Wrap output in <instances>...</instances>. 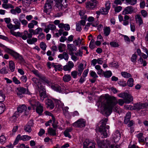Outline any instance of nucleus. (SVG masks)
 Wrapping results in <instances>:
<instances>
[{"instance_id": "1", "label": "nucleus", "mask_w": 148, "mask_h": 148, "mask_svg": "<svg viewBox=\"0 0 148 148\" xmlns=\"http://www.w3.org/2000/svg\"><path fill=\"white\" fill-rule=\"evenodd\" d=\"M125 102L122 99H119L118 101L114 97H101L99 99L98 103L102 110L107 115H110L112 110L117 113L120 111L119 107L117 105L118 103L120 106H123Z\"/></svg>"}, {"instance_id": "2", "label": "nucleus", "mask_w": 148, "mask_h": 148, "mask_svg": "<svg viewBox=\"0 0 148 148\" xmlns=\"http://www.w3.org/2000/svg\"><path fill=\"white\" fill-rule=\"evenodd\" d=\"M108 121V119L104 118L101 121V125L99 128V131L101 135H102L103 138H106L108 137L109 134V130L108 131L109 128L108 125H106V123Z\"/></svg>"}, {"instance_id": "3", "label": "nucleus", "mask_w": 148, "mask_h": 148, "mask_svg": "<svg viewBox=\"0 0 148 148\" xmlns=\"http://www.w3.org/2000/svg\"><path fill=\"white\" fill-rule=\"evenodd\" d=\"M97 141L99 148H108V146L109 148H120L119 145H110V143L108 139L100 141L98 139L97 140Z\"/></svg>"}, {"instance_id": "4", "label": "nucleus", "mask_w": 148, "mask_h": 148, "mask_svg": "<svg viewBox=\"0 0 148 148\" xmlns=\"http://www.w3.org/2000/svg\"><path fill=\"white\" fill-rule=\"evenodd\" d=\"M5 51L10 54L15 59L18 60L20 62L23 63L24 62V59L22 56L16 52L7 48H6L5 49Z\"/></svg>"}, {"instance_id": "5", "label": "nucleus", "mask_w": 148, "mask_h": 148, "mask_svg": "<svg viewBox=\"0 0 148 148\" xmlns=\"http://www.w3.org/2000/svg\"><path fill=\"white\" fill-rule=\"evenodd\" d=\"M95 145L94 141L86 139L83 143V148H95Z\"/></svg>"}, {"instance_id": "6", "label": "nucleus", "mask_w": 148, "mask_h": 148, "mask_svg": "<svg viewBox=\"0 0 148 148\" xmlns=\"http://www.w3.org/2000/svg\"><path fill=\"white\" fill-rule=\"evenodd\" d=\"M28 33L27 30H25L23 33H22V36L21 38L23 40H26L27 38L29 39L32 37L33 35L34 29H29Z\"/></svg>"}, {"instance_id": "7", "label": "nucleus", "mask_w": 148, "mask_h": 148, "mask_svg": "<svg viewBox=\"0 0 148 148\" xmlns=\"http://www.w3.org/2000/svg\"><path fill=\"white\" fill-rule=\"evenodd\" d=\"M98 2L96 0H92L86 3V8L88 10H93L97 7Z\"/></svg>"}, {"instance_id": "8", "label": "nucleus", "mask_w": 148, "mask_h": 148, "mask_svg": "<svg viewBox=\"0 0 148 148\" xmlns=\"http://www.w3.org/2000/svg\"><path fill=\"white\" fill-rule=\"evenodd\" d=\"M14 23L15 25H13L10 23L7 25V26L10 30H15L17 29H20L21 23L17 20H16L14 22Z\"/></svg>"}, {"instance_id": "9", "label": "nucleus", "mask_w": 148, "mask_h": 148, "mask_svg": "<svg viewBox=\"0 0 148 148\" xmlns=\"http://www.w3.org/2000/svg\"><path fill=\"white\" fill-rule=\"evenodd\" d=\"M27 109V107L25 105L23 104L19 106L17 108V111L14 113L13 117H18L19 116V113H22Z\"/></svg>"}, {"instance_id": "10", "label": "nucleus", "mask_w": 148, "mask_h": 148, "mask_svg": "<svg viewBox=\"0 0 148 148\" xmlns=\"http://www.w3.org/2000/svg\"><path fill=\"white\" fill-rule=\"evenodd\" d=\"M53 3V0H47L44 6V12L49 13L52 8L51 4Z\"/></svg>"}, {"instance_id": "11", "label": "nucleus", "mask_w": 148, "mask_h": 148, "mask_svg": "<svg viewBox=\"0 0 148 148\" xmlns=\"http://www.w3.org/2000/svg\"><path fill=\"white\" fill-rule=\"evenodd\" d=\"M38 88L39 89V91L40 100L42 101L44 99L47 97L45 90L44 87L42 86H40V88Z\"/></svg>"}, {"instance_id": "12", "label": "nucleus", "mask_w": 148, "mask_h": 148, "mask_svg": "<svg viewBox=\"0 0 148 148\" xmlns=\"http://www.w3.org/2000/svg\"><path fill=\"white\" fill-rule=\"evenodd\" d=\"M32 72L35 75L39 77L44 82H45L47 84H49V80H48L46 77L40 74L37 70H34L32 71Z\"/></svg>"}, {"instance_id": "13", "label": "nucleus", "mask_w": 148, "mask_h": 148, "mask_svg": "<svg viewBox=\"0 0 148 148\" xmlns=\"http://www.w3.org/2000/svg\"><path fill=\"white\" fill-rule=\"evenodd\" d=\"M74 66V64L73 62L70 61H68L66 64L63 66V69L65 71H68L70 72Z\"/></svg>"}, {"instance_id": "14", "label": "nucleus", "mask_w": 148, "mask_h": 148, "mask_svg": "<svg viewBox=\"0 0 148 148\" xmlns=\"http://www.w3.org/2000/svg\"><path fill=\"white\" fill-rule=\"evenodd\" d=\"M135 8L133 7L129 6L125 7L123 12V14L126 15L128 14H131L133 12H135Z\"/></svg>"}, {"instance_id": "15", "label": "nucleus", "mask_w": 148, "mask_h": 148, "mask_svg": "<svg viewBox=\"0 0 148 148\" xmlns=\"http://www.w3.org/2000/svg\"><path fill=\"white\" fill-rule=\"evenodd\" d=\"M86 121L83 119H80L73 124V125L77 127H82L85 126Z\"/></svg>"}, {"instance_id": "16", "label": "nucleus", "mask_w": 148, "mask_h": 148, "mask_svg": "<svg viewBox=\"0 0 148 148\" xmlns=\"http://www.w3.org/2000/svg\"><path fill=\"white\" fill-rule=\"evenodd\" d=\"M112 136L115 143L118 141L121 138V134L118 130H116L113 133Z\"/></svg>"}, {"instance_id": "17", "label": "nucleus", "mask_w": 148, "mask_h": 148, "mask_svg": "<svg viewBox=\"0 0 148 148\" xmlns=\"http://www.w3.org/2000/svg\"><path fill=\"white\" fill-rule=\"evenodd\" d=\"M135 19L136 23L138 24L139 26H140L143 24V21L140 15L137 14L135 16Z\"/></svg>"}, {"instance_id": "18", "label": "nucleus", "mask_w": 148, "mask_h": 148, "mask_svg": "<svg viewBox=\"0 0 148 148\" xmlns=\"http://www.w3.org/2000/svg\"><path fill=\"white\" fill-rule=\"evenodd\" d=\"M146 107V105L145 103H137L134 104V108L135 110H140Z\"/></svg>"}, {"instance_id": "19", "label": "nucleus", "mask_w": 148, "mask_h": 148, "mask_svg": "<svg viewBox=\"0 0 148 148\" xmlns=\"http://www.w3.org/2000/svg\"><path fill=\"white\" fill-rule=\"evenodd\" d=\"M133 97L127 93L124 99L125 102L126 103H129L133 101Z\"/></svg>"}, {"instance_id": "20", "label": "nucleus", "mask_w": 148, "mask_h": 148, "mask_svg": "<svg viewBox=\"0 0 148 148\" xmlns=\"http://www.w3.org/2000/svg\"><path fill=\"white\" fill-rule=\"evenodd\" d=\"M36 106V112L40 115H41L43 111L42 106L39 103H38V104Z\"/></svg>"}, {"instance_id": "21", "label": "nucleus", "mask_w": 148, "mask_h": 148, "mask_svg": "<svg viewBox=\"0 0 148 148\" xmlns=\"http://www.w3.org/2000/svg\"><path fill=\"white\" fill-rule=\"evenodd\" d=\"M58 58L61 60L64 59L66 60H68L69 58V56L67 53L64 52L62 53L59 55L58 56Z\"/></svg>"}, {"instance_id": "22", "label": "nucleus", "mask_w": 148, "mask_h": 148, "mask_svg": "<svg viewBox=\"0 0 148 148\" xmlns=\"http://www.w3.org/2000/svg\"><path fill=\"white\" fill-rule=\"evenodd\" d=\"M45 104L47 107L51 109H53L54 107V105L52 101L50 99H48L45 101Z\"/></svg>"}, {"instance_id": "23", "label": "nucleus", "mask_w": 148, "mask_h": 148, "mask_svg": "<svg viewBox=\"0 0 148 148\" xmlns=\"http://www.w3.org/2000/svg\"><path fill=\"white\" fill-rule=\"evenodd\" d=\"M68 49L70 51V53H74L73 51H75L77 50V48L72 44H68L67 45Z\"/></svg>"}, {"instance_id": "24", "label": "nucleus", "mask_w": 148, "mask_h": 148, "mask_svg": "<svg viewBox=\"0 0 148 148\" xmlns=\"http://www.w3.org/2000/svg\"><path fill=\"white\" fill-rule=\"evenodd\" d=\"M111 32L110 28L109 27H104L103 28V35L107 36L110 35Z\"/></svg>"}, {"instance_id": "25", "label": "nucleus", "mask_w": 148, "mask_h": 148, "mask_svg": "<svg viewBox=\"0 0 148 148\" xmlns=\"http://www.w3.org/2000/svg\"><path fill=\"white\" fill-rule=\"evenodd\" d=\"M51 87L52 89L56 91L60 92L62 91L60 86L57 84L52 85Z\"/></svg>"}, {"instance_id": "26", "label": "nucleus", "mask_w": 148, "mask_h": 148, "mask_svg": "<svg viewBox=\"0 0 148 148\" xmlns=\"http://www.w3.org/2000/svg\"><path fill=\"white\" fill-rule=\"evenodd\" d=\"M83 39L80 38V37H78L77 39L75 40H74L73 42L76 46H80V45L82 44V40Z\"/></svg>"}, {"instance_id": "27", "label": "nucleus", "mask_w": 148, "mask_h": 148, "mask_svg": "<svg viewBox=\"0 0 148 148\" xmlns=\"http://www.w3.org/2000/svg\"><path fill=\"white\" fill-rule=\"evenodd\" d=\"M48 133L51 136H54L56 135V129H53L52 128H49L48 129Z\"/></svg>"}, {"instance_id": "28", "label": "nucleus", "mask_w": 148, "mask_h": 148, "mask_svg": "<svg viewBox=\"0 0 148 148\" xmlns=\"http://www.w3.org/2000/svg\"><path fill=\"white\" fill-rule=\"evenodd\" d=\"M9 68L12 72H14L15 69V65L14 62L11 60L9 62Z\"/></svg>"}, {"instance_id": "29", "label": "nucleus", "mask_w": 148, "mask_h": 148, "mask_svg": "<svg viewBox=\"0 0 148 148\" xmlns=\"http://www.w3.org/2000/svg\"><path fill=\"white\" fill-rule=\"evenodd\" d=\"M49 113L51 114V116L52 117V119L53 121L52 126L54 128L56 129L58 127V122L56 120L53 114H51V113Z\"/></svg>"}, {"instance_id": "30", "label": "nucleus", "mask_w": 148, "mask_h": 148, "mask_svg": "<svg viewBox=\"0 0 148 148\" xmlns=\"http://www.w3.org/2000/svg\"><path fill=\"white\" fill-rule=\"evenodd\" d=\"M66 45L64 44L60 43L58 46L59 51L60 52H62L65 51Z\"/></svg>"}, {"instance_id": "31", "label": "nucleus", "mask_w": 148, "mask_h": 148, "mask_svg": "<svg viewBox=\"0 0 148 148\" xmlns=\"http://www.w3.org/2000/svg\"><path fill=\"white\" fill-rule=\"evenodd\" d=\"M72 130L71 128H69L66 130L64 132V134L65 137H68L69 138H71V136L70 135L69 133L71 132Z\"/></svg>"}, {"instance_id": "32", "label": "nucleus", "mask_w": 148, "mask_h": 148, "mask_svg": "<svg viewBox=\"0 0 148 148\" xmlns=\"http://www.w3.org/2000/svg\"><path fill=\"white\" fill-rule=\"evenodd\" d=\"M18 91L23 94H29V92L28 90L26 89L23 87L19 88H17Z\"/></svg>"}, {"instance_id": "33", "label": "nucleus", "mask_w": 148, "mask_h": 148, "mask_svg": "<svg viewBox=\"0 0 148 148\" xmlns=\"http://www.w3.org/2000/svg\"><path fill=\"white\" fill-rule=\"evenodd\" d=\"M52 66L53 67L55 68V69L56 71L58 70L60 71L62 69V65L60 64H55L54 63H52Z\"/></svg>"}, {"instance_id": "34", "label": "nucleus", "mask_w": 148, "mask_h": 148, "mask_svg": "<svg viewBox=\"0 0 148 148\" xmlns=\"http://www.w3.org/2000/svg\"><path fill=\"white\" fill-rule=\"evenodd\" d=\"M131 116V113L130 112H128L126 114L125 117L124 119L125 123L127 124L130 121Z\"/></svg>"}, {"instance_id": "35", "label": "nucleus", "mask_w": 148, "mask_h": 148, "mask_svg": "<svg viewBox=\"0 0 148 148\" xmlns=\"http://www.w3.org/2000/svg\"><path fill=\"white\" fill-rule=\"evenodd\" d=\"M71 77L69 74L65 75L63 77V80L64 82H68L71 79Z\"/></svg>"}, {"instance_id": "36", "label": "nucleus", "mask_w": 148, "mask_h": 148, "mask_svg": "<svg viewBox=\"0 0 148 148\" xmlns=\"http://www.w3.org/2000/svg\"><path fill=\"white\" fill-rule=\"evenodd\" d=\"M29 101L30 104L33 107L34 109L35 108L34 106H36L38 104V103H39L38 101H36L33 98L31 99Z\"/></svg>"}, {"instance_id": "37", "label": "nucleus", "mask_w": 148, "mask_h": 148, "mask_svg": "<svg viewBox=\"0 0 148 148\" xmlns=\"http://www.w3.org/2000/svg\"><path fill=\"white\" fill-rule=\"evenodd\" d=\"M14 30H10V32L12 35L16 36L21 37L22 36V33L18 32H14Z\"/></svg>"}, {"instance_id": "38", "label": "nucleus", "mask_w": 148, "mask_h": 148, "mask_svg": "<svg viewBox=\"0 0 148 148\" xmlns=\"http://www.w3.org/2000/svg\"><path fill=\"white\" fill-rule=\"evenodd\" d=\"M136 136L138 138L139 142H143L144 141V137L143 133H139L136 135Z\"/></svg>"}, {"instance_id": "39", "label": "nucleus", "mask_w": 148, "mask_h": 148, "mask_svg": "<svg viewBox=\"0 0 148 148\" xmlns=\"http://www.w3.org/2000/svg\"><path fill=\"white\" fill-rule=\"evenodd\" d=\"M37 39L36 38H33L32 39H28L27 40V43L29 44H33L35 42H36L37 41Z\"/></svg>"}, {"instance_id": "40", "label": "nucleus", "mask_w": 148, "mask_h": 148, "mask_svg": "<svg viewBox=\"0 0 148 148\" xmlns=\"http://www.w3.org/2000/svg\"><path fill=\"white\" fill-rule=\"evenodd\" d=\"M71 59L74 62H76L79 59V57L76 56L74 53H70Z\"/></svg>"}, {"instance_id": "41", "label": "nucleus", "mask_w": 148, "mask_h": 148, "mask_svg": "<svg viewBox=\"0 0 148 148\" xmlns=\"http://www.w3.org/2000/svg\"><path fill=\"white\" fill-rule=\"evenodd\" d=\"M104 76L106 78H108L110 77L112 75V73L111 71H108L103 72Z\"/></svg>"}, {"instance_id": "42", "label": "nucleus", "mask_w": 148, "mask_h": 148, "mask_svg": "<svg viewBox=\"0 0 148 148\" xmlns=\"http://www.w3.org/2000/svg\"><path fill=\"white\" fill-rule=\"evenodd\" d=\"M121 74L123 77L124 78H129L132 77L130 74L125 72H122Z\"/></svg>"}, {"instance_id": "43", "label": "nucleus", "mask_w": 148, "mask_h": 148, "mask_svg": "<svg viewBox=\"0 0 148 148\" xmlns=\"http://www.w3.org/2000/svg\"><path fill=\"white\" fill-rule=\"evenodd\" d=\"M42 29L40 27H38L35 30H34L33 35H36L40 34L42 33Z\"/></svg>"}, {"instance_id": "44", "label": "nucleus", "mask_w": 148, "mask_h": 148, "mask_svg": "<svg viewBox=\"0 0 148 148\" xmlns=\"http://www.w3.org/2000/svg\"><path fill=\"white\" fill-rule=\"evenodd\" d=\"M79 15H80L81 16H82L81 17V18L86 19H87V16L86 15H85L84 16V15L85 13V12L84 10H80L79 12Z\"/></svg>"}, {"instance_id": "45", "label": "nucleus", "mask_w": 148, "mask_h": 148, "mask_svg": "<svg viewBox=\"0 0 148 148\" xmlns=\"http://www.w3.org/2000/svg\"><path fill=\"white\" fill-rule=\"evenodd\" d=\"M134 79L132 78H130L127 82V85L130 87H132L133 85Z\"/></svg>"}, {"instance_id": "46", "label": "nucleus", "mask_w": 148, "mask_h": 148, "mask_svg": "<svg viewBox=\"0 0 148 148\" xmlns=\"http://www.w3.org/2000/svg\"><path fill=\"white\" fill-rule=\"evenodd\" d=\"M74 54L78 57V56L82 57V56L83 52L81 48L79 49L76 52L74 53Z\"/></svg>"}, {"instance_id": "47", "label": "nucleus", "mask_w": 148, "mask_h": 148, "mask_svg": "<svg viewBox=\"0 0 148 148\" xmlns=\"http://www.w3.org/2000/svg\"><path fill=\"white\" fill-rule=\"evenodd\" d=\"M20 140H22L21 136V135L20 134H18L17 136L15 139V141L14 143V145H16L18 143V141Z\"/></svg>"}, {"instance_id": "48", "label": "nucleus", "mask_w": 148, "mask_h": 148, "mask_svg": "<svg viewBox=\"0 0 148 148\" xmlns=\"http://www.w3.org/2000/svg\"><path fill=\"white\" fill-rule=\"evenodd\" d=\"M101 14L103 15H106L108 14L109 11L104 7L101 8L100 9Z\"/></svg>"}, {"instance_id": "49", "label": "nucleus", "mask_w": 148, "mask_h": 148, "mask_svg": "<svg viewBox=\"0 0 148 148\" xmlns=\"http://www.w3.org/2000/svg\"><path fill=\"white\" fill-rule=\"evenodd\" d=\"M110 44L111 47L114 48L118 47L119 46V45L118 43L115 41L110 42Z\"/></svg>"}, {"instance_id": "50", "label": "nucleus", "mask_w": 148, "mask_h": 148, "mask_svg": "<svg viewBox=\"0 0 148 148\" xmlns=\"http://www.w3.org/2000/svg\"><path fill=\"white\" fill-rule=\"evenodd\" d=\"M6 141V137L4 135H1L0 136V143L1 144H4Z\"/></svg>"}, {"instance_id": "51", "label": "nucleus", "mask_w": 148, "mask_h": 148, "mask_svg": "<svg viewBox=\"0 0 148 148\" xmlns=\"http://www.w3.org/2000/svg\"><path fill=\"white\" fill-rule=\"evenodd\" d=\"M31 138V137L28 135H23L21 136V139L24 141L29 140Z\"/></svg>"}, {"instance_id": "52", "label": "nucleus", "mask_w": 148, "mask_h": 148, "mask_svg": "<svg viewBox=\"0 0 148 148\" xmlns=\"http://www.w3.org/2000/svg\"><path fill=\"white\" fill-rule=\"evenodd\" d=\"M57 3L60 4V5L61 4L62 6H65L66 5V0H55Z\"/></svg>"}, {"instance_id": "53", "label": "nucleus", "mask_w": 148, "mask_h": 148, "mask_svg": "<svg viewBox=\"0 0 148 148\" xmlns=\"http://www.w3.org/2000/svg\"><path fill=\"white\" fill-rule=\"evenodd\" d=\"M32 80L38 86V88H40V86H41L40 83L38 81L37 78H33L32 79Z\"/></svg>"}, {"instance_id": "54", "label": "nucleus", "mask_w": 148, "mask_h": 148, "mask_svg": "<svg viewBox=\"0 0 148 148\" xmlns=\"http://www.w3.org/2000/svg\"><path fill=\"white\" fill-rule=\"evenodd\" d=\"M24 130L26 132L29 133L30 132L32 131V129L30 126L27 125L24 127Z\"/></svg>"}, {"instance_id": "55", "label": "nucleus", "mask_w": 148, "mask_h": 148, "mask_svg": "<svg viewBox=\"0 0 148 148\" xmlns=\"http://www.w3.org/2000/svg\"><path fill=\"white\" fill-rule=\"evenodd\" d=\"M89 47L91 49H93L95 47V45L94 43V40L92 39L91 40Z\"/></svg>"}, {"instance_id": "56", "label": "nucleus", "mask_w": 148, "mask_h": 148, "mask_svg": "<svg viewBox=\"0 0 148 148\" xmlns=\"http://www.w3.org/2000/svg\"><path fill=\"white\" fill-rule=\"evenodd\" d=\"M111 3L109 1H107L106 2L105 5L106 8L109 11L110 8Z\"/></svg>"}, {"instance_id": "57", "label": "nucleus", "mask_w": 148, "mask_h": 148, "mask_svg": "<svg viewBox=\"0 0 148 148\" xmlns=\"http://www.w3.org/2000/svg\"><path fill=\"white\" fill-rule=\"evenodd\" d=\"M5 105L2 103L0 105V114H2L5 110Z\"/></svg>"}, {"instance_id": "58", "label": "nucleus", "mask_w": 148, "mask_h": 148, "mask_svg": "<svg viewBox=\"0 0 148 148\" xmlns=\"http://www.w3.org/2000/svg\"><path fill=\"white\" fill-rule=\"evenodd\" d=\"M77 31L80 32L82 30V27L81 26L79 22L76 23V28Z\"/></svg>"}, {"instance_id": "59", "label": "nucleus", "mask_w": 148, "mask_h": 148, "mask_svg": "<svg viewBox=\"0 0 148 148\" xmlns=\"http://www.w3.org/2000/svg\"><path fill=\"white\" fill-rule=\"evenodd\" d=\"M90 76L94 78H96L98 77V76L95 71H90Z\"/></svg>"}, {"instance_id": "60", "label": "nucleus", "mask_w": 148, "mask_h": 148, "mask_svg": "<svg viewBox=\"0 0 148 148\" xmlns=\"http://www.w3.org/2000/svg\"><path fill=\"white\" fill-rule=\"evenodd\" d=\"M5 98L4 95L3 94L2 91H0V102L4 101Z\"/></svg>"}, {"instance_id": "61", "label": "nucleus", "mask_w": 148, "mask_h": 148, "mask_svg": "<svg viewBox=\"0 0 148 148\" xmlns=\"http://www.w3.org/2000/svg\"><path fill=\"white\" fill-rule=\"evenodd\" d=\"M40 46L41 49L45 51L46 49L47 45L44 42H41L40 44Z\"/></svg>"}, {"instance_id": "62", "label": "nucleus", "mask_w": 148, "mask_h": 148, "mask_svg": "<svg viewBox=\"0 0 148 148\" xmlns=\"http://www.w3.org/2000/svg\"><path fill=\"white\" fill-rule=\"evenodd\" d=\"M23 3L26 6H28L31 3V0H22Z\"/></svg>"}, {"instance_id": "63", "label": "nucleus", "mask_w": 148, "mask_h": 148, "mask_svg": "<svg viewBox=\"0 0 148 148\" xmlns=\"http://www.w3.org/2000/svg\"><path fill=\"white\" fill-rule=\"evenodd\" d=\"M87 20L88 22L93 23L94 24L97 23V21L96 22H95L94 18L92 16L89 17Z\"/></svg>"}, {"instance_id": "64", "label": "nucleus", "mask_w": 148, "mask_h": 148, "mask_svg": "<svg viewBox=\"0 0 148 148\" xmlns=\"http://www.w3.org/2000/svg\"><path fill=\"white\" fill-rule=\"evenodd\" d=\"M141 13L142 16L144 18H145L147 16L148 14L146 11L144 10H142L141 11Z\"/></svg>"}]
</instances>
